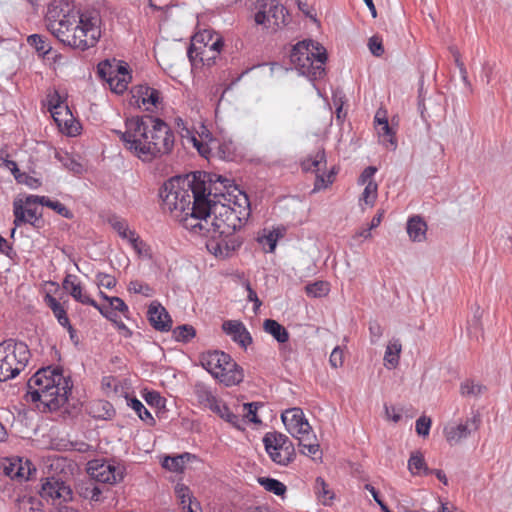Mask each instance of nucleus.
Here are the masks:
<instances>
[{
	"mask_svg": "<svg viewBox=\"0 0 512 512\" xmlns=\"http://www.w3.org/2000/svg\"><path fill=\"white\" fill-rule=\"evenodd\" d=\"M209 186L205 202L199 212L198 227L207 233L213 232L207 242V249L216 257L227 258L243 244L244 238L238 233L251 215L248 196L238 191L237 195H227L217 186Z\"/></svg>",
	"mask_w": 512,
	"mask_h": 512,
	"instance_id": "obj_1",
	"label": "nucleus"
},
{
	"mask_svg": "<svg viewBox=\"0 0 512 512\" xmlns=\"http://www.w3.org/2000/svg\"><path fill=\"white\" fill-rule=\"evenodd\" d=\"M219 184L224 190L232 187V181L222 175L196 171L186 177L175 176L167 180L160 189L162 209L180 222L197 220L209 186Z\"/></svg>",
	"mask_w": 512,
	"mask_h": 512,
	"instance_id": "obj_2",
	"label": "nucleus"
},
{
	"mask_svg": "<svg viewBox=\"0 0 512 512\" xmlns=\"http://www.w3.org/2000/svg\"><path fill=\"white\" fill-rule=\"evenodd\" d=\"M72 387L71 378L64 376L59 366L40 368L27 382L30 400L40 402L51 412L67 403Z\"/></svg>",
	"mask_w": 512,
	"mask_h": 512,
	"instance_id": "obj_3",
	"label": "nucleus"
},
{
	"mask_svg": "<svg viewBox=\"0 0 512 512\" xmlns=\"http://www.w3.org/2000/svg\"><path fill=\"white\" fill-rule=\"evenodd\" d=\"M290 58L299 73L311 81L320 79L325 74L327 54L318 42L311 39L298 42L292 48Z\"/></svg>",
	"mask_w": 512,
	"mask_h": 512,
	"instance_id": "obj_4",
	"label": "nucleus"
},
{
	"mask_svg": "<svg viewBox=\"0 0 512 512\" xmlns=\"http://www.w3.org/2000/svg\"><path fill=\"white\" fill-rule=\"evenodd\" d=\"M154 116L138 115L125 120V131L115 130L124 147L142 161H149V154L146 152L150 144L151 126Z\"/></svg>",
	"mask_w": 512,
	"mask_h": 512,
	"instance_id": "obj_5",
	"label": "nucleus"
},
{
	"mask_svg": "<svg viewBox=\"0 0 512 512\" xmlns=\"http://www.w3.org/2000/svg\"><path fill=\"white\" fill-rule=\"evenodd\" d=\"M199 360L201 366L226 387L236 386L244 379L243 368L223 351L203 352Z\"/></svg>",
	"mask_w": 512,
	"mask_h": 512,
	"instance_id": "obj_6",
	"label": "nucleus"
},
{
	"mask_svg": "<svg viewBox=\"0 0 512 512\" xmlns=\"http://www.w3.org/2000/svg\"><path fill=\"white\" fill-rule=\"evenodd\" d=\"M281 419L286 430L299 441L298 444L302 448L301 453L306 456H314L320 451L317 437L301 408L294 407L285 410Z\"/></svg>",
	"mask_w": 512,
	"mask_h": 512,
	"instance_id": "obj_7",
	"label": "nucleus"
},
{
	"mask_svg": "<svg viewBox=\"0 0 512 512\" xmlns=\"http://www.w3.org/2000/svg\"><path fill=\"white\" fill-rule=\"evenodd\" d=\"M30 357L26 343L12 338L0 342V382L17 377L27 366Z\"/></svg>",
	"mask_w": 512,
	"mask_h": 512,
	"instance_id": "obj_8",
	"label": "nucleus"
},
{
	"mask_svg": "<svg viewBox=\"0 0 512 512\" xmlns=\"http://www.w3.org/2000/svg\"><path fill=\"white\" fill-rule=\"evenodd\" d=\"M263 444L270 459L280 466L289 465L296 457L293 442L283 433L267 432Z\"/></svg>",
	"mask_w": 512,
	"mask_h": 512,
	"instance_id": "obj_9",
	"label": "nucleus"
},
{
	"mask_svg": "<svg viewBox=\"0 0 512 512\" xmlns=\"http://www.w3.org/2000/svg\"><path fill=\"white\" fill-rule=\"evenodd\" d=\"M151 126L150 144L147 145L146 152L149 154V161L154 158L167 155L172 152L175 136L170 126L158 117H154Z\"/></svg>",
	"mask_w": 512,
	"mask_h": 512,
	"instance_id": "obj_10",
	"label": "nucleus"
},
{
	"mask_svg": "<svg viewBox=\"0 0 512 512\" xmlns=\"http://www.w3.org/2000/svg\"><path fill=\"white\" fill-rule=\"evenodd\" d=\"M254 16L257 25L277 31L288 23V11L277 0H259Z\"/></svg>",
	"mask_w": 512,
	"mask_h": 512,
	"instance_id": "obj_11",
	"label": "nucleus"
},
{
	"mask_svg": "<svg viewBox=\"0 0 512 512\" xmlns=\"http://www.w3.org/2000/svg\"><path fill=\"white\" fill-rule=\"evenodd\" d=\"M100 35L101 32L96 21L79 17V24L74 29L73 34L67 36L69 40L66 39V45L85 51L96 45Z\"/></svg>",
	"mask_w": 512,
	"mask_h": 512,
	"instance_id": "obj_12",
	"label": "nucleus"
},
{
	"mask_svg": "<svg viewBox=\"0 0 512 512\" xmlns=\"http://www.w3.org/2000/svg\"><path fill=\"white\" fill-rule=\"evenodd\" d=\"M91 479L103 484H115L123 479V468L115 461L95 459L88 462Z\"/></svg>",
	"mask_w": 512,
	"mask_h": 512,
	"instance_id": "obj_13",
	"label": "nucleus"
},
{
	"mask_svg": "<svg viewBox=\"0 0 512 512\" xmlns=\"http://www.w3.org/2000/svg\"><path fill=\"white\" fill-rule=\"evenodd\" d=\"M28 195L24 200L16 199L13 202V214H14V228L11 231L13 236L16 228L22 226L25 223H29L34 227H39L41 215H37V204H28Z\"/></svg>",
	"mask_w": 512,
	"mask_h": 512,
	"instance_id": "obj_14",
	"label": "nucleus"
},
{
	"mask_svg": "<svg viewBox=\"0 0 512 512\" xmlns=\"http://www.w3.org/2000/svg\"><path fill=\"white\" fill-rule=\"evenodd\" d=\"M72 490L69 485L56 477H48L42 484L40 495L43 499L49 501L59 500L60 503L72 499Z\"/></svg>",
	"mask_w": 512,
	"mask_h": 512,
	"instance_id": "obj_15",
	"label": "nucleus"
},
{
	"mask_svg": "<svg viewBox=\"0 0 512 512\" xmlns=\"http://www.w3.org/2000/svg\"><path fill=\"white\" fill-rule=\"evenodd\" d=\"M481 423L479 413L473 414L464 423L445 428L446 439L449 443H458L467 438L473 431H476Z\"/></svg>",
	"mask_w": 512,
	"mask_h": 512,
	"instance_id": "obj_16",
	"label": "nucleus"
},
{
	"mask_svg": "<svg viewBox=\"0 0 512 512\" xmlns=\"http://www.w3.org/2000/svg\"><path fill=\"white\" fill-rule=\"evenodd\" d=\"M147 317L151 326L160 332H168L172 327V319L167 310L158 302L150 303Z\"/></svg>",
	"mask_w": 512,
	"mask_h": 512,
	"instance_id": "obj_17",
	"label": "nucleus"
},
{
	"mask_svg": "<svg viewBox=\"0 0 512 512\" xmlns=\"http://www.w3.org/2000/svg\"><path fill=\"white\" fill-rule=\"evenodd\" d=\"M222 330L231 337V339L246 349L252 344V336L245 325L238 320H227L222 324Z\"/></svg>",
	"mask_w": 512,
	"mask_h": 512,
	"instance_id": "obj_18",
	"label": "nucleus"
},
{
	"mask_svg": "<svg viewBox=\"0 0 512 512\" xmlns=\"http://www.w3.org/2000/svg\"><path fill=\"white\" fill-rule=\"evenodd\" d=\"M63 289L77 302L96 306V301L83 292L82 283L76 275L67 274L62 282Z\"/></svg>",
	"mask_w": 512,
	"mask_h": 512,
	"instance_id": "obj_19",
	"label": "nucleus"
},
{
	"mask_svg": "<svg viewBox=\"0 0 512 512\" xmlns=\"http://www.w3.org/2000/svg\"><path fill=\"white\" fill-rule=\"evenodd\" d=\"M174 123L181 138L185 139L187 143H191L201 156L208 158L211 152L209 144L203 143L200 139H198L195 133L187 126V123L182 118L176 117Z\"/></svg>",
	"mask_w": 512,
	"mask_h": 512,
	"instance_id": "obj_20",
	"label": "nucleus"
},
{
	"mask_svg": "<svg viewBox=\"0 0 512 512\" xmlns=\"http://www.w3.org/2000/svg\"><path fill=\"white\" fill-rule=\"evenodd\" d=\"M79 24V17L75 14H63L62 22L51 25V33L63 44L66 45L67 36L73 34Z\"/></svg>",
	"mask_w": 512,
	"mask_h": 512,
	"instance_id": "obj_21",
	"label": "nucleus"
},
{
	"mask_svg": "<svg viewBox=\"0 0 512 512\" xmlns=\"http://www.w3.org/2000/svg\"><path fill=\"white\" fill-rule=\"evenodd\" d=\"M133 98L139 106L142 104L149 111L148 105L157 108L160 103V92L148 85H138L133 89Z\"/></svg>",
	"mask_w": 512,
	"mask_h": 512,
	"instance_id": "obj_22",
	"label": "nucleus"
},
{
	"mask_svg": "<svg viewBox=\"0 0 512 512\" xmlns=\"http://www.w3.org/2000/svg\"><path fill=\"white\" fill-rule=\"evenodd\" d=\"M47 106L54 121L59 127H61L62 115H70V110L57 90H54L47 95Z\"/></svg>",
	"mask_w": 512,
	"mask_h": 512,
	"instance_id": "obj_23",
	"label": "nucleus"
},
{
	"mask_svg": "<svg viewBox=\"0 0 512 512\" xmlns=\"http://www.w3.org/2000/svg\"><path fill=\"white\" fill-rule=\"evenodd\" d=\"M27 203L28 204H39V205L48 207L66 219H72L74 217L73 212L69 208H67L64 204H62L58 200H51L47 196L28 195Z\"/></svg>",
	"mask_w": 512,
	"mask_h": 512,
	"instance_id": "obj_24",
	"label": "nucleus"
},
{
	"mask_svg": "<svg viewBox=\"0 0 512 512\" xmlns=\"http://www.w3.org/2000/svg\"><path fill=\"white\" fill-rule=\"evenodd\" d=\"M407 233L414 242H422L426 239L427 224L421 216L415 215L407 221Z\"/></svg>",
	"mask_w": 512,
	"mask_h": 512,
	"instance_id": "obj_25",
	"label": "nucleus"
},
{
	"mask_svg": "<svg viewBox=\"0 0 512 512\" xmlns=\"http://www.w3.org/2000/svg\"><path fill=\"white\" fill-rule=\"evenodd\" d=\"M194 458L195 455L189 452H184L174 456H165L161 465L164 469L170 472L181 473L185 468V464Z\"/></svg>",
	"mask_w": 512,
	"mask_h": 512,
	"instance_id": "obj_26",
	"label": "nucleus"
},
{
	"mask_svg": "<svg viewBox=\"0 0 512 512\" xmlns=\"http://www.w3.org/2000/svg\"><path fill=\"white\" fill-rule=\"evenodd\" d=\"M211 411L233 427L242 429L243 420L239 415L234 414L221 399L217 401Z\"/></svg>",
	"mask_w": 512,
	"mask_h": 512,
	"instance_id": "obj_27",
	"label": "nucleus"
},
{
	"mask_svg": "<svg viewBox=\"0 0 512 512\" xmlns=\"http://www.w3.org/2000/svg\"><path fill=\"white\" fill-rule=\"evenodd\" d=\"M402 345L399 339H392L386 346L384 364L388 369H394L399 364Z\"/></svg>",
	"mask_w": 512,
	"mask_h": 512,
	"instance_id": "obj_28",
	"label": "nucleus"
},
{
	"mask_svg": "<svg viewBox=\"0 0 512 512\" xmlns=\"http://www.w3.org/2000/svg\"><path fill=\"white\" fill-rule=\"evenodd\" d=\"M263 329L281 344L286 343L289 340V333L287 329L276 320L266 319L263 323Z\"/></svg>",
	"mask_w": 512,
	"mask_h": 512,
	"instance_id": "obj_29",
	"label": "nucleus"
},
{
	"mask_svg": "<svg viewBox=\"0 0 512 512\" xmlns=\"http://www.w3.org/2000/svg\"><path fill=\"white\" fill-rule=\"evenodd\" d=\"M194 393L199 403L210 410L219 400V398L213 394L210 387L204 383H196Z\"/></svg>",
	"mask_w": 512,
	"mask_h": 512,
	"instance_id": "obj_30",
	"label": "nucleus"
},
{
	"mask_svg": "<svg viewBox=\"0 0 512 512\" xmlns=\"http://www.w3.org/2000/svg\"><path fill=\"white\" fill-rule=\"evenodd\" d=\"M326 166V155L324 150H319L315 155H309L301 162V167L305 172H318Z\"/></svg>",
	"mask_w": 512,
	"mask_h": 512,
	"instance_id": "obj_31",
	"label": "nucleus"
},
{
	"mask_svg": "<svg viewBox=\"0 0 512 512\" xmlns=\"http://www.w3.org/2000/svg\"><path fill=\"white\" fill-rule=\"evenodd\" d=\"M408 469L413 475L432 474L433 470L429 469L425 463L424 457L419 452H413L408 460Z\"/></svg>",
	"mask_w": 512,
	"mask_h": 512,
	"instance_id": "obj_32",
	"label": "nucleus"
},
{
	"mask_svg": "<svg viewBox=\"0 0 512 512\" xmlns=\"http://www.w3.org/2000/svg\"><path fill=\"white\" fill-rule=\"evenodd\" d=\"M380 141L387 148L391 147L395 149L397 147V141L395 139V132L389 125L388 121H384L380 126L376 127Z\"/></svg>",
	"mask_w": 512,
	"mask_h": 512,
	"instance_id": "obj_33",
	"label": "nucleus"
},
{
	"mask_svg": "<svg viewBox=\"0 0 512 512\" xmlns=\"http://www.w3.org/2000/svg\"><path fill=\"white\" fill-rule=\"evenodd\" d=\"M206 46H197L195 43H191L187 50V57L192 65H195L197 59L202 64L210 65V61L214 59V56L205 57Z\"/></svg>",
	"mask_w": 512,
	"mask_h": 512,
	"instance_id": "obj_34",
	"label": "nucleus"
},
{
	"mask_svg": "<svg viewBox=\"0 0 512 512\" xmlns=\"http://www.w3.org/2000/svg\"><path fill=\"white\" fill-rule=\"evenodd\" d=\"M259 484L268 492H271L277 496H283L286 493V486L281 481L270 478L260 477L258 479Z\"/></svg>",
	"mask_w": 512,
	"mask_h": 512,
	"instance_id": "obj_35",
	"label": "nucleus"
},
{
	"mask_svg": "<svg viewBox=\"0 0 512 512\" xmlns=\"http://www.w3.org/2000/svg\"><path fill=\"white\" fill-rule=\"evenodd\" d=\"M128 406L137 413L138 417L142 421L150 425H153L155 423V419L153 418L151 413L146 409L143 403L136 397L128 399Z\"/></svg>",
	"mask_w": 512,
	"mask_h": 512,
	"instance_id": "obj_36",
	"label": "nucleus"
},
{
	"mask_svg": "<svg viewBox=\"0 0 512 512\" xmlns=\"http://www.w3.org/2000/svg\"><path fill=\"white\" fill-rule=\"evenodd\" d=\"M27 43L42 56L47 55L52 49L51 45L47 42V39L39 34H32L28 36Z\"/></svg>",
	"mask_w": 512,
	"mask_h": 512,
	"instance_id": "obj_37",
	"label": "nucleus"
},
{
	"mask_svg": "<svg viewBox=\"0 0 512 512\" xmlns=\"http://www.w3.org/2000/svg\"><path fill=\"white\" fill-rule=\"evenodd\" d=\"M175 341L188 343L196 336V330L192 325L183 324L172 331Z\"/></svg>",
	"mask_w": 512,
	"mask_h": 512,
	"instance_id": "obj_38",
	"label": "nucleus"
},
{
	"mask_svg": "<svg viewBox=\"0 0 512 512\" xmlns=\"http://www.w3.org/2000/svg\"><path fill=\"white\" fill-rule=\"evenodd\" d=\"M485 390V386L475 383L473 380L470 379H467L460 384V393L462 396L478 397Z\"/></svg>",
	"mask_w": 512,
	"mask_h": 512,
	"instance_id": "obj_39",
	"label": "nucleus"
},
{
	"mask_svg": "<svg viewBox=\"0 0 512 512\" xmlns=\"http://www.w3.org/2000/svg\"><path fill=\"white\" fill-rule=\"evenodd\" d=\"M175 493L181 504H183V508H187V512H195L190 489L187 486L177 484L175 487Z\"/></svg>",
	"mask_w": 512,
	"mask_h": 512,
	"instance_id": "obj_40",
	"label": "nucleus"
},
{
	"mask_svg": "<svg viewBox=\"0 0 512 512\" xmlns=\"http://www.w3.org/2000/svg\"><path fill=\"white\" fill-rule=\"evenodd\" d=\"M63 132L68 136H77L80 134L81 124L73 118L72 113L70 115H62V126Z\"/></svg>",
	"mask_w": 512,
	"mask_h": 512,
	"instance_id": "obj_41",
	"label": "nucleus"
},
{
	"mask_svg": "<svg viewBox=\"0 0 512 512\" xmlns=\"http://www.w3.org/2000/svg\"><path fill=\"white\" fill-rule=\"evenodd\" d=\"M131 79V76L129 73H123V76H112L109 77L108 83L111 87V90L117 94L123 93L128 86V83Z\"/></svg>",
	"mask_w": 512,
	"mask_h": 512,
	"instance_id": "obj_42",
	"label": "nucleus"
},
{
	"mask_svg": "<svg viewBox=\"0 0 512 512\" xmlns=\"http://www.w3.org/2000/svg\"><path fill=\"white\" fill-rule=\"evenodd\" d=\"M306 293L312 297H322L329 292V285L324 281H316L305 287Z\"/></svg>",
	"mask_w": 512,
	"mask_h": 512,
	"instance_id": "obj_43",
	"label": "nucleus"
},
{
	"mask_svg": "<svg viewBox=\"0 0 512 512\" xmlns=\"http://www.w3.org/2000/svg\"><path fill=\"white\" fill-rule=\"evenodd\" d=\"M65 14L63 10L58 9L55 5H50L48 7L46 16H45V22L47 29L51 32V25L56 24L58 22H62V15Z\"/></svg>",
	"mask_w": 512,
	"mask_h": 512,
	"instance_id": "obj_44",
	"label": "nucleus"
},
{
	"mask_svg": "<svg viewBox=\"0 0 512 512\" xmlns=\"http://www.w3.org/2000/svg\"><path fill=\"white\" fill-rule=\"evenodd\" d=\"M128 291L136 294H142L145 297H151L154 293L153 288L139 280H132L128 285Z\"/></svg>",
	"mask_w": 512,
	"mask_h": 512,
	"instance_id": "obj_45",
	"label": "nucleus"
},
{
	"mask_svg": "<svg viewBox=\"0 0 512 512\" xmlns=\"http://www.w3.org/2000/svg\"><path fill=\"white\" fill-rule=\"evenodd\" d=\"M100 295L103 299L109 302L110 307L114 311L121 312L125 317H127V313L129 312V308L127 304L119 297H110L103 292H100Z\"/></svg>",
	"mask_w": 512,
	"mask_h": 512,
	"instance_id": "obj_46",
	"label": "nucleus"
},
{
	"mask_svg": "<svg viewBox=\"0 0 512 512\" xmlns=\"http://www.w3.org/2000/svg\"><path fill=\"white\" fill-rule=\"evenodd\" d=\"M377 189V183L375 181H369L365 185L361 200H363L367 205L372 206L377 198Z\"/></svg>",
	"mask_w": 512,
	"mask_h": 512,
	"instance_id": "obj_47",
	"label": "nucleus"
},
{
	"mask_svg": "<svg viewBox=\"0 0 512 512\" xmlns=\"http://www.w3.org/2000/svg\"><path fill=\"white\" fill-rule=\"evenodd\" d=\"M83 494H84L85 498L90 499L91 501H94V502L103 501V497H102L103 489L95 483L88 484L84 488Z\"/></svg>",
	"mask_w": 512,
	"mask_h": 512,
	"instance_id": "obj_48",
	"label": "nucleus"
},
{
	"mask_svg": "<svg viewBox=\"0 0 512 512\" xmlns=\"http://www.w3.org/2000/svg\"><path fill=\"white\" fill-rule=\"evenodd\" d=\"M21 458H17L13 461H10L8 464H4L3 472L6 476L11 479H18V476H23L21 474Z\"/></svg>",
	"mask_w": 512,
	"mask_h": 512,
	"instance_id": "obj_49",
	"label": "nucleus"
},
{
	"mask_svg": "<svg viewBox=\"0 0 512 512\" xmlns=\"http://www.w3.org/2000/svg\"><path fill=\"white\" fill-rule=\"evenodd\" d=\"M218 155L223 160H232L235 153V146L231 141H224L218 144Z\"/></svg>",
	"mask_w": 512,
	"mask_h": 512,
	"instance_id": "obj_50",
	"label": "nucleus"
},
{
	"mask_svg": "<svg viewBox=\"0 0 512 512\" xmlns=\"http://www.w3.org/2000/svg\"><path fill=\"white\" fill-rule=\"evenodd\" d=\"M261 406H263V404L259 402L245 403L243 405L244 410H246L245 417L249 422L256 424L261 422V420L257 417V410Z\"/></svg>",
	"mask_w": 512,
	"mask_h": 512,
	"instance_id": "obj_51",
	"label": "nucleus"
},
{
	"mask_svg": "<svg viewBox=\"0 0 512 512\" xmlns=\"http://www.w3.org/2000/svg\"><path fill=\"white\" fill-rule=\"evenodd\" d=\"M0 160L2 161V165L11 171V173L13 174V176L17 182L23 181V176H22V174L18 168V165L15 161L4 158L2 151H0Z\"/></svg>",
	"mask_w": 512,
	"mask_h": 512,
	"instance_id": "obj_52",
	"label": "nucleus"
},
{
	"mask_svg": "<svg viewBox=\"0 0 512 512\" xmlns=\"http://www.w3.org/2000/svg\"><path fill=\"white\" fill-rule=\"evenodd\" d=\"M431 419L426 416H421L416 420L415 429L419 436L426 437L429 435L431 428Z\"/></svg>",
	"mask_w": 512,
	"mask_h": 512,
	"instance_id": "obj_53",
	"label": "nucleus"
},
{
	"mask_svg": "<svg viewBox=\"0 0 512 512\" xmlns=\"http://www.w3.org/2000/svg\"><path fill=\"white\" fill-rule=\"evenodd\" d=\"M111 226L114 230L117 231L121 238L128 237V225L125 220L119 219L117 217H113L109 220Z\"/></svg>",
	"mask_w": 512,
	"mask_h": 512,
	"instance_id": "obj_54",
	"label": "nucleus"
},
{
	"mask_svg": "<svg viewBox=\"0 0 512 512\" xmlns=\"http://www.w3.org/2000/svg\"><path fill=\"white\" fill-rule=\"evenodd\" d=\"M315 489L318 493V496L321 497L323 499V501L325 502L327 499H332L333 496L331 495L329 489H328V485L326 484V482L324 481L323 478L321 477H317L316 478V481H315Z\"/></svg>",
	"mask_w": 512,
	"mask_h": 512,
	"instance_id": "obj_55",
	"label": "nucleus"
},
{
	"mask_svg": "<svg viewBox=\"0 0 512 512\" xmlns=\"http://www.w3.org/2000/svg\"><path fill=\"white\" fill-rule=\"evenodd\" d=\"M343 362H344L343 350L339 346H336L330 354L329 363H330L331 367L336 369V368L341 367L343 365Z\"/></svg>",
	"mask_w": 512,
	"mask_h": 512,
	"instance_id": "obj_56",
	"label": "nucleus"
},
{
	"mask_svg": "<svg viewBox=\"0 0 512 512\" xmlns=\"http://www.w3.org/2000/svg\"><path fill=\"white\" fill-rule=\"evenodd\" d=\"M144 399L151 406L164 407L165 405V399L156 391H148L144 395Z\"/></svg>",
	"mask_w": 512,
	"mask_h": 512,
	"instance_id": "obj_57",
	"label": "nucleus"
},
{
	"mask_svg": "<svg viewBox=\"0 0 512 512\" xmlns=\"http://www.w3.org/2000/svg\"><path fill=\"white\" fill-rule=\"evenodd\" d=\"M368 47H369V50L370 52L376 56V57H380L383 55L384 53V47H383V44H382V41L379 37L377 36H372L369 41H368Z\"/></svg>",
	"mask_w": 512,
	"mask_h": 512,
	"instance_id": "obj_58",
	"label": "nucleus"
},
{
	"mask_svg": "<svg viewBox=\"0 0 512 512\" xmlns=\"http://www.w3.org/2000/svg\"><path fill=\"white\" fill-rule=\"evenodd\" d=\"M332 182H333V173L332 172L327 175L317 174L313 191H319L321 189H324Z\"/></svg>",
	"mask_w": 512,
	"mask_h": 512,
	"instance_id": "obj_59",
	"label": "nucleus"
},
{
	"mask_svg": "<svg viewBox=\"0 0 512 512\" xmlns=\"http://www.w3.org/2000/svg\"><path fill=\"white\" fill-rule=\"evenodd\" d=\"M98 286L105 287L107 289H112L115 287L117 281L116 278L106 274V273H98L96 275Z\"/></svg>",
	"mask_w": 512,
	"mask_h": 512,
	"instance_id": "obj_60",
	"label": "nucleus"
},
{
	"mask_svg": "<svg viewBox=\"0 0 512 512\" xmlns=\"http://www.w3.org/2000/svg\"><path fill=\"white\" fill-rule=\"evenodd\" d=\"M369 333H370V341L371 343H376L383 334V329L381 325L377 321L369 322Z\"/></svg>",
	"mask_w": 512,
	"mask_h": 512,
	"instance_id": "obj_61",
	"label": "nucleus"
},
{
	"mask_svg": "<svg viewBox=\"0 0 512 512\" xmlns=\"http://www.w3.org/2000/svg\"><path fill=\"white\" fill-rule=\"evenodd\" d=\"M278 240V233L270 231L267 235L259 238V242L269 246V252H273L276 248Z\"/></svg>",
	"mask_w": 512,
	"mask_h": 512,
	"instance_id": "obj_62",
	"label": "nucleus"
},
{
	"mask_svg": "<svg viewBox=\"0 0 512 512\" xmlns=\"http://www.w3.org/2000/svg\"><path fill=\"white\" fill-rule=\"evenodd\" d=\"M111 64L109 63L108 60H105V61H102L98 64L97 66V74L98 76L107 81L108 82V79L109 77H112V72H111Z\"/></svg>",
	"mask_w": 512,
	"mask_h": 512,
	"instance_id": "obj_63",
	"label": "nucleus"
},
{
	"mask_svg": "<svg viewBox=\"0 0 512 512\" xmlns=\"http://www.w3.org/2000/svg\"><path fill=\"white\" fill-rule=\"evenodd\" d=\"M132 247L138 255L150 256V248L142 239L133 238Z\"/></svg>",
	"mask_w": 512,
	"mask_h": 512,
	"instance_id": "obj_64",
	"label": "nucleus"
}]
</instances>
